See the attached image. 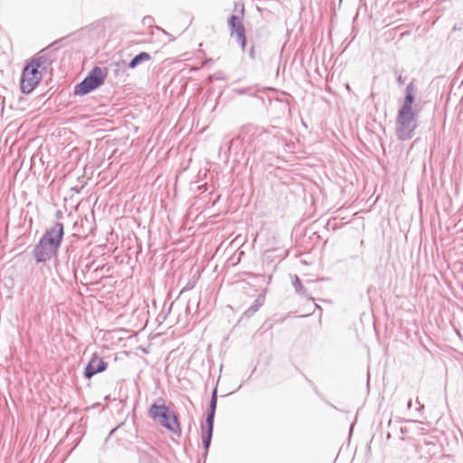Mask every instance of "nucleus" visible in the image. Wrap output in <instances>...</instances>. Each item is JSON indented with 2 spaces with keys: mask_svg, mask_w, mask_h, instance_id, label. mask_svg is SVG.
Segmentation results:
<instances>
[{
  "mask_svg": "<svg viewBox=\"0 0 463 463\" xmlns=\"http://www.w3.org/2000/svg\"><path fill=\"white\" fill-rule=\"evenodd\" d=\"M63 236V225L56 223L41 239L34 250V256L38 262L46 261L52 258L61 241Z\"/></svg>",
  "mask_w": 463,
  "mask_h": 463,
  "instance_id": "f257e3e1",
  "label": "nucleus"
},
{
  "mask_svg": "<svg viewBox=\"0 0 463 463\" xmlns=\"http://www.w3.org/2000/svg\"><path fill=\"white\" fill-rule=\"evenodd\" d=\"M47 69V61L43 57L33 59L24 69L21 77V90L31 93L42 80Z\"/></svg>",
  "mask_w": 463,
  "mask_h": 463,
  "instance_id": "f03ea898",
  "label": "nucleus"
},
{
  "mask_svg": "<svg viewBox=\"0 0 463 463\" xmlns=\"http://www.w3.org/2000/svg\"><path fill=\"white\" fill-rule=\"evenodd\" d=\"M413 96L408 92L397 118V135L401 139H408L416 128L415 112L412 109Z\"/></svg>",
  "mask_w": 463,
  "mask_h": 463,
  "instance_id": "7ed1b4c3",
  "label": "nucleus"
},
{
  "mask_svg": "<svg viewBox=\"0 0 463 463\" xmlns=\"http://www.w3.org/2000/svg\"><path fill=\"white\" fill-rule=\"evenodd\" d=\"M107 70L95 67L90 74L75 88V93L85 95L103 84L107 77Z\"/></svg>",
  "mask_w": 463,
  "mask_h": 463,
  "instance_id": "20e7f679",
  "label": "nucleus"
},
{
  "mask_svg": "<svg viewBox=\"0 0 463 463\" xmlns=\"http://www.w3.org/2000/svg\"><path fill=\"white\" fill-rule=\"evenodd\" d=\"M150 417L161 426L166 428L167 430H172L171 425V411L169 408L165 405H157L154 404L149 410Z\"/></svg>",
  "mask_w": 463,
  "mask_h": 463,
  "instance_id": "39448f33",
  "label": "nucleus"
},
{
  "mask_svg": "<svg viewBox=\"0 0 463 463\" xmlns=\"http://www.w3.org/2000/svg\"><path fill=\"white\" fill-rule=\"evenodd\" d=\"M108 364L100 356L93 354L84 370V376L90 379L96 373L104 372Z\"/></svg>",
  "mask_w": 463,
  "mask_h": 463,
  "instance_id": "423d86ee",
  "label": "nucleus"
},
{
  "mask_svg": "<svg viewBox=\"0 0 463 463\" xmlns=\"http://www.w3.org/2000/svg\"><path fill=\"white\" fill-rule=\"evenodd\" d=\"M232 34H235L241 47L244 49L246 45L245 30L242 21L236 15H232L229 22Z\"/></svg>",
  "mask_w": 463,
  "mask_h": 463,
  "instance_id": "0eeeda50",
  "label": "nucleus"
},
{
  "mask_svg": "<svg viewBox=\"0 0 463 463\" xmlns=\"http://www.w3.org/2000/svg\"><path fill=\"white\" fill-rule=\"evenodd\" d=\"M215 406H216V399L213 397L212 400V402H211L212 412L206 420L208 429L206 431V435L203 436V445H204L205 449H208L210 442H211Z\"/></svg>",
  "mask_w": 463,
  "mask_h": 463,
  "instance_id": "6e6552de",
  "label": "nucleus"
},
{
  "mask_svg": "<svg viewBox=\"0 0 463 463\" xmlns=\"http://www.w3.org/2000/svg\"><path fill=\"white\" fill-rule=\"evenodd\" d=\"M149 60H150V55L147 52H141V53L137 54V56H135L131 60V61L129 63V67L130 68H135L139 63L144 62V61H147Z\"/></svg>",
  "mask_w": 463,
  "mask_h": 463,
  "instance_id": "1a4fd4ad",
  "label": "nucleus"
}]
</instances>
